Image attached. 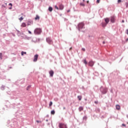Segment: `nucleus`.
I'll use <instances>...</instances> for the list:
<instances>
[{"label": "nucleus", "instance_id": "1", "mask_svg": "<svg viewBox=\"0 0 128 128\" xmlns=\"http://www.w3.org/2000/svg\"><path fill=\"white\" fill-rule=\"evenodd\" d=\"M76 28H78V30H79V32H80V30H82V28H84V23L82 22L79 23Z\"/></svg>", "mask_w": 128, "mask_h": 128}, {"label": "nucleus", "instance_id": "2", "mask_svg": "<svg viewBox=\"0 0 128 128\" xmlns=\"http://www.w3.org/2000/svg\"><path fill=\"white\" fill-rule=\"evenodd\" d=\"M100 90L102 94H106L108 92V88H104L102 86L100 88Z\"/></svg>", "mask_w": 128, "mask_h": 128}, {"label": "nucleus", "instance_id": "3", "mask_svg": "<svg viewBox=\"0 0 128 128\" xmlns=\"http://www.w3.org/2000/svg\"><path fill=\"white\" fill-rule=\"evenodd\" d=\"M42 32V30L41 28H36L34 30V34L36 35L40 34Z\"/></svg>", "mask_w": 128, "mask_h": 128}, {"label": "nucleus", "instance_id": "4", "mask_svg": "<svg viewBox=\"0 0 128 128\" xmlns=\"http://www.w3.org/2000/svg\"><path fill=\"white\" fill-rule=\"evenodd\" d=\"M46 42L50 45L54 44V41L51 37H48L46 38Z\"/></svg>", "mask_w": 128, "mask_h": 128}, {"label": "nucleus", "instance_id": "5", "mask_svg": "<svg viewBox=\"0 0 128 128\" xmlns=\"http://www.w3.org/2000/svg\"><path fill=\"white\" fill-rule=\"evenodd\" d=\"M59 128H68V126H66V124H64V123H60Z\"/></svg>", "mask_w": 128, "mask_h": 128}, {"label": "nucleus", "instance_id": "6", "mask_svg": "<svg viewBox=\"0 0 128 128\" xmlns=\"http://www.w3.org/2000/svg\"><path fill=\"white\" fill-rule=\"evenodd\" d=\"M38 54H36L34 56L33 62H38Z\"/></svg>", "mask_w": 128, "mask_h": 128}, {"label": "nucleus", "instance_id": "7", "mask_svg": "<svg viewBox=\"0 0 128 128\" xmlns=\"http://www.w3.org/2000/svg\"><path fill=\"white\" fill-rule=\"evenodd\" d=\"M94 62L90 60L88 62V66H94Z\"/></svg>", "mask_w": 128, "mask_h": 128}, {"label": "nucleus", "instance_id": "8", "mask_svg": "<svg viewBox=\"0 0 128 128\" xmlns=\"http://www.w3.org/2000/svg\"><path fill=\"white\" fill-rule=\"evenodd\" d=\"M54 72L52 70H51L49 72V74L51 78H52V76H54Z\"/></svg>", "mask_w": 128, "mask_h": 128}, {"label": "nucleus", "instance_id": "9", "mask_svg": "<svg viewBox=\"0 0 128 128\" xmlns=\"http://www.w3.org/2000/svg\"><path fill=\"white\" fill-rule=\"evenodd\" d=\"M116 20V17L114 16H111L110 22H114V21Z\"/></svg>", "mask_w": 128, "mask_h": 128}, {"label": "nucleus", "instance_id": "10", "mask_svg": "<svg viewBox=\"0 0 128 128\" xmlns=\"http://www.w3.org/2000/svg\"><path fill=\"white\" fill-rule=\"evenodd\" d=\"M64 8V6L62 4H61L59 6V10H62Z\"/></svg>", "mask_w": 128, "mask_h": 128}, {"label": "nucleus", "instance_id": "11", "mask_svg": "<svg viewBox=\"0 0 128 128\" xmlns=\"http://www.w3.org/2000/svg\"><path fill=\"white\" fill-rule=\"evenodd\" d=\"M21 26L22 28H26V22H22L21 24Z\"/></svg>", "mask_w": 128, "mask_h": 128}, {"label": "nucleus", "instance_id": "12", "mask_svg": "<svg viewBox=\"0 0 128 128\" xmlns=\"http://www.w3.org/2000/svg\"><path fill=\"white\" fill-rule=\"evenodd\" d=\"M106 24H108L106 22H103L102 23V28H106Z\"/></svg>", "mask_w": 128, "mask_h": 128}, {"label": "nucleus", "instance_id": "13", "mask_svg": "<svg viewBox=\"0 0 128 128\" xmlns=\"http://www.w3.org/2000/svg\"><path fill=\"white\" fill-rule=\"evenodd\" d=\"M105 22H106V24H108L110 22V19L108 18H105Z\"/></svg>", "mask_w": 128, "mask_h": 128}, {"label": "nucleus", "instance_id": "14", "mask_svg": "<svg viewBox=\"0 0 128 128\" xmlns=\"http://www.w3.org/2000/svg\"><path fill=\"white\" fill-rule=\"evenodd\" d=\"M116 109L118 110H120V106L118 104L116 105Z\"/></svg>", "mask_w": 128, "mask_h": 128}, {"label": "nucleus", "instance_id": "15", "mask_svg": "<svg viewBox=\"0 0 128 128\" xmlns=\"http://www.w3.org/2000/svg\"><path fill=\"white\" fill-rule=\"evenodd\" d=\"M36 20H40V16L38 15H36V17L34 18Z\"/></svg>", "mask_w": 128, "mask_h": 128}, {"label": "nucleus", "instance_id": "16", "mask_svg": "<svg viewBox=\"0 0 128 128\" xmlns=\"http://www.w3.org/2000/svg\"><path fill=\"white\" fill-rule=\"evenodd\" d=\"M79 112H82V110H84V107L82 106H80L78 108Z\"/></svg>", "mask_w": 128, "mask_h": 128}, {"label": "nucleus", "instance_id": "17", "mask_svg": "<svg viewBox=\"0 0 128 128\" xmlns=\"http://www.w3.org/2000/svg\"><path fill=\"white\" fill-rule=\"evenodd\" d=\"M78 98L79 100H82V96H78Z\"/></svg>", "mask_w": 128, "mask_h": 128}, {"label": "nucleus", "instance_id": "18", "mask_svg": "<svg viewBox=\"0 0 128 128\" xmlns=\"http://www.w3.org/2000/svg\"><path fill=\"white\" fill-rule=\"evenodd\" d=\"M24 54H26V52H24V51H22L21 52V56H24Z\"/></svg>", "mask_w": 128, "mask_h": 128}, {"label": "nucleus", "instance_id": "19", "mask_svg": "<svg viewBox=\"0 0 128 128\" xmlns=\"http://www.w3.org/2000/svg\"><path fill=\"white\" fill-rule=\"evenodd\" d=\"M48 10H49V12H52V7H50V6L49 7Z\"/></svg>", "mask_w": 128, "mask_h": 128}, {"label": "nucleus", "instance_id": "20", "mask_svg": "<svg viewBox=\"0 0 128 128\" xmlns=\"http://www.w3.org/2000/svg\"><path fill=\"white\" fill-rule=\"evenodd\" d=\"M80 4L82 6H86V4H84V2H80Z\"/></svg>", "mask_w": 128, "mask_h": 128}, {"label": "nucleus", "instance_id": "21", "mask_svg": "<svg viewBox=\"0 0 128 128\" xmlns=\"http://www.w3.org/2000/svg\"><path fill=\"white\" fill-rule=\"evenodd\" d=\"M88 120V117L86 116H84L83 117V120Z\"/></svg>", "mask_w": 128, "mask_h": 128}, {"label": "nucleus", "instance_id": "22", "mask_svg": "<svg viewBox=\"0 0 128 128\" xmlns=\"http://www.w3.org/2000/svg\"><path fill=\"white\" fill-rule=\"evenodd\" d=\"M5 86H2L0 88V89L2 90H4V88H5Z\"/></svg>", "mask_w": 128, "mask_h": 128}, {"label": "nucleus", "instance_id": "23", "mask_svg": "<svg viewBox=\"0 0 128 128\" xmlns=\"http://www.w3.org/2000/svg\"><path fill=\"white\" fill-rule=\"evenodd\" d=\"M56 114V112L54 111V110H52L51 111V114Z\"/></svg>", "mask_w": 128, "mask_h": 128}, {"label": "nucleus", "instance_id": "24", "mask_svg": "<svg viewBox=\"0 0 128 128\" xmlns=\"http://www.w3.org/2000/svg\"><path fill=\"white\" fill-rule=\"evenodd\" d=\"M0 60H2V53H0Z\"/></svg>", "mask_w": 128, "mask_h": 128}, {"label": "nucleus", "instance_id": "25", "mask_svg": "<svg viewBox=\"0 0 128 128\" xmlns=\"http://www.w3.org/2000/svg\"><path fill=\"white\" fill-rule=\"evenodd\" d=\"M84 62L85 64H88V62H86V59L84 60Z\"/></svg>", "mask_w": 128, "mask_h": 128}, {"label": "nucleus", "instance_id": "26", "mask_svg": "<svg viewBox=\"0 0 128 128\" xmlns=\"http://www.w3.org/2000/svg\"><path fill=\"white\" fill-rule=\"evenodd\" d=\"M18 20H20V22H22V20H24V18H22V16L20 18H19Z\"/></svg>", "mask_w": 128, "mask_h": 128}, {"label": "nucleus", "instance_id": "27", "mask_svg": "<svg viewBox=\"0 0 128 128\" xmlns=\"http://www.w3.org/2000/svg\"><path fill=\"white\" fill-rule=\"evenodd\" d=\"M52 106V102H50V103L49 104V106Z\"/></svg>", "mask_w": 128, "mask_h": 128}, {"label": "nucleus", "instance_id": "28", "mask_svg": "<svg viewBox=\"0 0 128 128\" xmlns=\"http://www.w3.org/2000/svg\"><path fill=\"white\" fill-rule=\"evenodd\" d=\"M125 4H126V8H128V2H126Z\"/></svg>", "mask_w": 128, "mask_h": 128}, {"label": "nucleus", "instance_id": "29", "mask_svg": "<svg viewBox=\"0 0 128 128\" xmlns=\"http://www.w3.org/2000/svg\"><path fill=\"white\" fill-rule=\"evenodd\" d=\"M30 86H28L27 88V90H30Z\"/></svg>", "mask_w": 128, "mask_h": 128}, {"label": "nucleus", "instance_id": "30", "mask_svg": "<svg viewBox=\"0 0 128 128\" xmlns=\"http://www.w3.org/2000/svg\"><path fill=\"white\" fill-rule=\"evenodd\" d=\"M55 8H56V10H60V8H58V6H55Z\"/></svg>", "mask_w": 128, "mask_h": 128}, {"label": "nucleus", "instance_id": "31", "mask_svg": "<svg viewBox=\"0 0 128 128\" xmlns=\"http://www.w3.org/2000/svg\"><path fill=\"white\" fill-rule=\"evenodd\" d=\"M82 50L83 52H86V48H82Z\"/></svg>", "mask_w": 128, "mask_h": 128}, {"label": "nucleus", "instance_id": "32", "mask_svg": "<svg viewBox=\"0 0 128 128\" xmlns=\"http://www.w3.org/2000/svg\"><path fill=\"white\" fill-rule=\"evenodd\" d=\"M94 104H98V102L94 101Z\"/></svg>", "mask_w": 128, "mask_h": 128}, {"label": "nucleus", "instance_id": "33", "mask_svg": "<svg viewBox=\"0 0 128 128\" xmlns=\"http://www.w3.org/2000/svg\"><path fill=\"white\" fill-rule=\"evenodd\" d=\"M118 2L120 4V2H122V0H118Z\"/></svg>", "mask_w": 128, "mask_h": 128}, {"label": "nucleus", "instance_id": "34", "mask_svg": "<svg viewBox=\"0 0 128 128\" xmlns=\"http://www.w3.org/2000/svg\"><path fill=\"white\" fill-rule=\"evenodd\" d=\"M8 6H12V3H10L8 4Z\"/></svg>", "mask_w": 128, "mask_h": 128}, {"label": "nucleus", "instance_id": "35", "mask_svg": "<svg viewBox=\"0 0 128 128\" xmlns=\"http://www.w3.org/2000/svg\"><path fill=\"white\" fill-rule=\"evenodd\" d=\"M97 3L100 4V0H97Z\"/></svg>", "mask_w": 128, "mask_h": 128}, {"label": "nucleus", "instance_id": "36", "mask_svg": "<svg viewBox=\"0 0 128 128\" xmlns=\"http://www.w3.org/2000/svg\"><path fill=\"white\" fill-rule=\"evenodd\" d=\"M28 34H32V32L28 30Z\"/></svg>", "mask_w": 128, "mask_h": 128}, {"label": "nucleus", "instance_id": "37", "mask_svg": "<svg viewBox=\"0 0 128 128\" xmlns=\"http://www.w3.org/2000/svg\"><path fill=\"white\" fill-rule=\"evenodd\" d=\"M122 126H126V125L124 124H122Z\"/></svg>", "mask_w": 128, "mask_h": 128}, {"label": "nucleus", "instance_id": "38", "mask_svg": "<svg viewBox=\"0 0 128 128\" xmlns=\"http://www.w3.org/2000/svg\"><path fill=\"white\" fill-rule=\"evenodd\" d=\"M36 122H38H38H40V121L37 120H36Z\"/></svg>", "mask_w": 128, "mask_h": 128}, {"label": "nucleus", "instance_id": "39", "mask_svg": "<svg viewBox=\"0 0 128 128\" xmlns=\"http://www.w3.org/2000/svg\"><path fill=\"white\" fill-rule=\"evenodd\" d=\"M70 12V10H68L67 11V12Z\"/></svg>", "mask_w": 128, "mask_h": 128}, {"label": "nucleus", "instance_id": "40", "mask_svg": "<svg viewBox=\"0 0 128 128\" xmlns=\"http://www.w3.org/2000/svg\"><path fill=\"white\" fill-rule=\"evenodd\" d=\"M122 22H123V23L124 22V20H122Z\"/></svg>", "mask_w": 128, "mask_h": 128}, {"label": "nucleus", "instance_id": "41", "mask_svg": "<svg viewBox=\"0 0 128 128\" xmlns=\"http://www.w3.org/2000/svg\"><path fill=\"white\" fill-rule=\"evenodd\" d=\"M86 2H87V4H88V2H90V1L88 0V1Z\"/></svg>", "mask_w": 128, "mask_h": 128}, {"label": "nucleus", "instance_id": "42", "mask_svg": "<svg viewBox=\"0 0 128 128\" xmlns=\"http://www.w3.org/2000/svg\"><path fill=\"white\" fill-rule=\"evenodd\" d=\"M9 8H10V10H12V8L10 7Z\"/></svg>", "mask_w": 128, "mask_h": 128}, {"label": "nucleus", "instance_id": "43", "mask_svg": "<svg viewBox=\"0 0 128 128\" xmlns=\"http://www.w3.org/2000/svg\"><path fill=\"white\" fill-rule=\"evenodd\" d=\"M64 110H66V107H64Z\"/></svg>", "mask_w": 128, "mask_h": 128}, {"label": "nucleus", "instance_id": "44", "mask_svg": "<svg viewBox=\"0 0 128 128\" xmlns=\"http://www.w3.org/2000/svg\"><path fill=\"white\" fill-rule=\"evenodd\" d=\"M82 2H86V0H82Z\"/></svg>", "mask_w": 128, "mask_h": 128}, {"label": "nucleus", "instance_id": "45", "mask_svg": "<svg viewBox=\"0 0 128 128\" xmlns=\"http://www.w3.org/2000/svg\"><path fill=\"white\" fill-rule=\"evenodd\" d=\"M46 122H48V120H46Z\"/></svg>", "mask_w": 128, "mask_h": 128}, {"label": "nucleus", "instance_id": "46", "mask_svg": "<svg viewBox=\"0 0 128 128\" xmlns=\"http://www.w3.org/2000/svg\"><path fill=\"white\" fill-rule=\"evenodd\" d=\"M126 40V42H128V38H127V39Z\"/></svg>", "mask_w": 128, "mask_h": 128}, {"label": "nucleus", "instance_id": "47", "mask_svg": "<svg viewBox=\"0 0 128 128\" xmlns=\"http://www.w3.org/2000/svg\"><path fill=\"white\" fill-rule=\"evenodd\" d=\"M126 116H127V118H128V115H127Z\"/></svg>", "mask_w": 128, "mask_h": 128}, {"label": "nucleus", "instance_id": "48", "mask_svg": "<svg viewBox=\"0 0 128 128\" xmlns=\"http://www.w3.org/2000/svg\"><path fill=\"white\" fill-rule=\"evenodd\" d=\"M70 50H72V48H70Z\"/></svg>", "mask_w": 128, "mask_h": 128}, {"label": "nucleus", "instance_id": "49", "mask_svg": "<svg viewBox=\"0 0 128 128\" xmlns=\"http://www.w3.org/2000/svg\"><path fill=\"white\" fill-rule=\"evenodd\" d=\"M103 44H104V42H103Z\"/></svg>", "mask_w": 128, "mask_h": 128}, {"label": "nucleus", "instance_id": "50", "mask_svg": "<svg viewBox=\"0 0 128 128\" xmlns=\"http://www.w3.org/2000/svg\"><path fill=\"white\" fill-rule=\"evenodd\" d=\"M85 100H88L86 99H85Z\"/></svg>", "mask_w": 128, "mask_h": 128}, {"label": "nucleus", "instance_id": "51", "mask_svg": "<svg viewBox=\"0 0 128 128\" xmlns=\"http://www.w3.org/2000/svg\"><path fill=\"white\" fill-rule=\"evenodd\" d=\"M18 32H19L20 31L19 30H17Z\"/></svg>", "mask_w": 128, "mask_h": 128}]
</instances>
